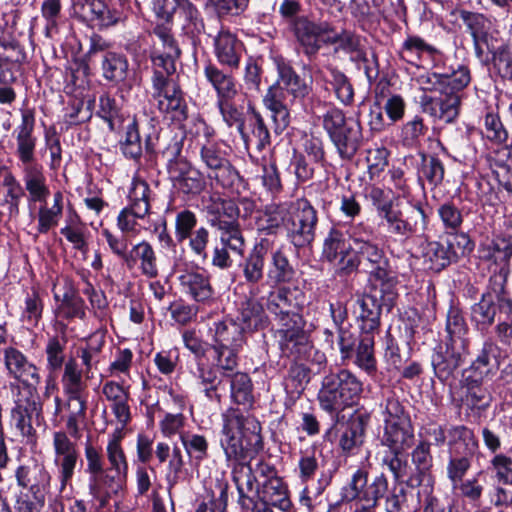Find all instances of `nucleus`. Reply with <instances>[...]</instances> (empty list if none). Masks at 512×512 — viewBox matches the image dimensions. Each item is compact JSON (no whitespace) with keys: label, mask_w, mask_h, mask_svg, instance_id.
Wrapping results in <instances>:
<instances>
[{"label":"nucleus","mask_w":512,"mask_h":512,"mask_svg":"<svg viewBox=\"0 0 512 512\" xmlns=\"http://www.w3.org/2000/svg\"><path fill=\"white\" fill-rule=\"evenodd\" d=\"M372 234V228L361 223L352 228L351 238L355 244L357 256L365 261L370 277L384 279L387 277V270L390 269L389 261L384 251L370 241Z\"/></svg>","instance_id":"obj_11"},{"label":"nucleus","mask_w":512,"mask_h":512,"mask_svg":"<svg viewBox=\"0 0 512 512\" xmlns=\"http://www.w3.org/2000/svg\"><path fill=\"white\" fill-rule=\"evenodd\" d=\"M85 457L87 461L86 471L89 474V493L103 508L108 504L109 491H107V486H109L112 479L109 477V472L103 467V457L99 449L87 443Z\"/></svg>","instance_id":"obj_17"},{"label":"nucleus","mask_w":512,"mask_h":512,"mask_svg":"<svg viewBox=\"0 0 512 512\" xmlns=\"http://www.w3.org/2000/svg\"><path fill=\"white\" fill-rule=\"evenodd\" d=\"M66 343L65 337L52 336L47 340L45 346L46 369L50 375L56 374L65 366L67 362L65 360Z\"/></svg>","instance_id":"obj_56"},{"label":"nucleus","mask_w":512,"mask_h":512,"mask_svg":"<svg viewBox=\"0 0 512 512\" xmlns=\"http://www.w3.org/2000/svg\"><path fill=\"white\" fill-rule=\"evenodd\" d=\"M204 75L215 89L217 101L238 96L236 80L232 74L226 73L216 65L209 63L204 67Z\"/></svg>","instance_id":"obj_37"},{"label":"nucleus","mask_w":512,"mask_h":512,"mask_svg":"<svg viewBox=\"0 0 512 512\" xmlns=\"http://www.w3.org/2000/svg\"><path fill=\"white\" fill-rule=\"evenodd\" d=\"M240 348L213 344L214 366L221 372L222 377H229L238 367V353Z\"/></svg>","instance_id":"obj_57"},{"label":"nucleus","mask_w":512,"mask_h":512,"mask_svg":"<svg viewBox=\"0 0 512 512\" xmlns=\"http://www.w3.org/2000/svg\"><path fill=\"white\" fill-rule=\"evenodd\" d=\"M240 267L250 289L253 287H260L262 289L263 285L260 286L259 283L264 278L265 259L250 252L240 264Z\"/></svg>","instance_id":"obj_63"},{"label":"nucleus","mask_w":512,"mask_h":512,"mask_svg":"<svg viewBox=\"0 0 512 512\" xmlns=\"http://www.w3.org/2000/svg\"><path fill=\"white\" fill-rule=\"evenodd\" d=\"M261 425L253 417L237 411L224 416L219 439L226 460L235 464L254 457L262 448Z\"/></svg>","instance_id":"obj_3"},{"label":"nucleus","mask_w":512,"mask_h":512,"mask_svg":"<svg viewBox=\"0 0 512 512\" xmlns=\"http://www.w3.org/2000/svg\"><path fill=\"white\" fill-rule=\"evenodd\" d=\"M83 376L84 371L78 367L75 359L70 358L65 363L61 378L64 394L86 393L87 383Z\"/></svg>","instance_id":"obj_53"},{"label":"nucleus","mask_w":512,"mask_h":512,"mask_svg":"<svg viewBox=\"0 0 512 512\" xmlns=\"http://www.w3.org/2000/svg\"><path fill=\"white\" fill-rule=\"evenodd\" d=\"M174 74H168L164 70H153L151 78L152 97L159 103L165 104L177 97L181 92L179 84L173 79Z\"/></svg>","instance_id":"obj_44"},{"label":"nucleus","mask_w":512,"mask_h":512,"mask_svg":"<svg viewBox=\"0 0 512 512\" xmlns=\"http://www.w3.org/2000/svg\"><path fill=\"white\" fill-rule=\"evenodd\" d=\"M427 131L423 118L415 115L401 126L399 138L403 146L414 148L420 144Z\"/></svg>","instance_id":"obj_58"},{"label":"nucleus","mask_w":512,"mask_h":512,"mask_svg":"<svg viewBox=\"0 0 512 512\" xmlns=\"http://www.w3.org/2000/svg\"><path fill=\"white\" fill-rule=\"evenodd\" d=\"M102 393L111 403V409L118 422L127 425L131 419L128 405L129 390L115 381H107L102 386Z\"/></svg>","instance_id":"obj_34"},{"label":"nucleus","mask_w":512,"mask_h":512,"mask_svg":"<svg viewBox=\"0 0 512 512\" xmlns=\"http://www.w3.org/2000/svg\"><path fill=\"white\" fill-rule=\"evenodd\" d=\"M153 11L158 18L166 22L170 21L175 13H179L196 31L200 32L204 28L199 11L189 0H153Z\"/></svg>","instance_id":"obj_25"},{"label":"nucleus","mask_w":512,"mask_h":512,"mask_svg":"<svg viewBox=\"0 0 512 512\" xmlns=\"http://www.w3.org/2000/svg\"><path fill=\"white\" fill-rule=\"evenodd\" d=\"M450 453L474 454L478 448V440L473 431L464 425L451 426L447 430Z\"/></svg>","instance_id":"obj_45"},{"label":"nucleus","mask_w":512,"mask_h":512,"mask_svg":"<svg viewBox=\"0 0 512 512\" xmlns=\"http://www.w3.org/2000/svg\"><path fill=\"white\" fill-rule=\"evenodd\" d=\"M369 417L365 414L353 416L339 437V447L346 455L356 454L364 443L365 429Z\"/></svg>","instance_id":"obj_33"},{"label":"nucleus","mask_w":512,"mask_h":512,"mask_svg":"<svg viewBox=\"0 0 512 512\" xmlns=\"http://www.w3.org/2000/svg\"><path fill=\"white\" fill-rule=\"evenodd\" d=\"M351 246L340 230L331 228L324 239L322 248V258L327 262L335 261L340 255L347 252Z\"/></svg>","instance_id":"obj_59"},{"label":"nucleus","mask_w":512,"mask_h":512,"mask_svg":"<svg viewBox=\"0 0 512 512\" xmlns=\"http://www.w3.org/2000/svg\"><path fill=\"white\" fill-rule=\"evenodd\" d=\"M375 106H382L390 124H395L405 115L406 101L400 94L385 95L382 92L376 96Z\"/></svg>","instance_id":"obj_60"},{"label":"nucleus","mask_w":512,"mask_h":512,"mask_svg":"<svg viewBox=\"0 0 512 512\" xmlns=\"http://www.w3.org/2000/svg\"><path fill=\"white\" fill-rule=\"evenodd\" d=\"M35 115L30 109L22 111L21 123L14 130L15 154L24 166L34 165L37 138L34 135Z\"/></svg>","instance_id":"obj_23"},{"label":"nucleus","mask_w":512,"mask_h":512,"mask_svg":"<svg viewBox=\"0 0 512 512\" xmlns=\"http://www.w3.org/2000/svg\"><path fill=\"white\" fill-rule=\"evenodd\" d=\"M261 295L260 287H253L249 290L248 299L243 302L234 321L247 332H252L267 324V316L258 298Z\"/></svg>","instance_id":"obj_24"},{"label":"nucleus","mask_w":512,"mask_h":512,"mask_svg":"<svg viewBox=\"0 0 512 512\" xmlns=\"http://www.w3.org/2000/svg\"><path fill=\"white\" fill-rule=\"evenodd\" d=\"M217 106L223 121L229 127L235 126L239 133L243 132L245 116L241 107L235 104V98H227L217 101Z\"/></svg>","instance_id":"obj_64"},{"label":"nucleus","mask_w":512,"mask_h":512,"mask_svg":"<svg viewBox=\"0 0 512 512\" xmlns=\"http://www.w3.org/2000/svg\"><path fill=\"white\" fill-rule=\"evenodd\" d=\"M180 440L186 454L196 465L208 457L209 442L204 435L185 431L180 433Z\"/></svg>","instance_id":"obj_52"},{"label":"nucleus","mask_w":512,"mask_h":512,"mask_svg":"<svg viewBox=\"0 0 512 512\" xmlns=\"http://www.w3.org/2000/svg\"><path fill=\"white\" fill-rule=\"evenodd\" d=\"M479 252L482 260L490 261L494 265L493 274L489 281L495 282L496 286H499V283L506 285L511 271V239L504 236H496L491 242L481 245Z\"/></svg>","instance_id":"obj_15"},{"label":"nucleus","mask_w":512,"mask_h":512,"mask_svg":"<svg viewBox=\"0 0 512 512\" xmlns=\"http://www.w3.org/2000/svg\"><path fill=\"white\" fill-rule=\"evenodd\" d=\"M23 181L25 189L28 192V202L30 205L47 201L50 190L46 184V177L41 166H24Z\"/></svg>","instance_id":"obj_35"},{"label":"nucleus","mask_w":512,"mask_h":512,"mask_svg":"<svg viewBox=\"0 0 512 512\" xmlns=\"http://www.w3.org/2000/svg\"><path fill=\"white\" fill-rule=\"evenodd\" d=\"M199 156L207 170V176L223 188H231L239 179L238 171L233 167L225 151L215 141L200 143Z\"/></svg>","instance_id":"obj_12"},{"label":"nucleus","mask_w":512,"mask_h":512,"mask_svg":"<svg viewBox=\"0 0 512 512\" xmlns=\"http://www.w3.org/2000/svg\"><path fill=\"white\" fill-rule=\"evenodd\" d=\"M287 91L279 83L272 85L263 98L265 107L271 111L276 130H284L290 124V111L287 102Z\"/></svg>","instance_id":"obj_30"},{"label":"nucleus","mask_w":512,"mask_h":512,"mask_svg":"<svg viewBox=\"0 0 512 512\" xmlns=\"http://www.w3.org/2000/svg\"><path fill=\"white\" fill-rule=\"evenodd\" d=\"M459 18L463 21L470 32L473 38L475 51L478 56H480L483 52L481 43L486 42L491 26L490 20L483 14L467 10H460Z\"/></svg>","instance_id":"obj_43"},{"label":"nucleus","mask_w":512,"mask_h":512,"mask_svg":"<svg viewBox=\"0 0 512 512\" xmlns=\"http://www.w3.org/2000/svg\"><path fill=\"white\" fill-rule=\"evenodd\" d=\"M213 227L219 233V243L229 247L235 254L242 255L245 247V239L237 220H213Z\"/></svg>","instance_id":"obj_41"},{"label":"nucleus","mask_w":512,"mask_h":512,"mask_svg":"<svg viewBox=\"0 0 512 512\" xmlns=\"http://www.w3.org/2000/svg\"><path fill=\"white\" fill-rule=\"evenodd\" d=\"M248 126L250 132H248L243 126V132L239 133L241 139L244 141L246 147L253 144L257 150L262 151L271 143V136L265 121L257 110L250 108Z\"/></svg>","instance_id":"obj_36"},{"label":"nucleus","mask_w":512,"mask_h":512,"mask_svg":"<svg viewBox=\"0 0 512 512\" xmlns=\"http://www.w3.org/2000/svg\"><path fill=\"white\" fill-rule=\"evenodd\" d=\"M278 80L287 93L292 95L294 99H304L312 90L311 82L308 83L301 78L296 71L286 63L278 64Z\"/></svg>","instance_id":"obj_46"},{"label":"nucleus","mask_w":512,"mask_h":512,"mask_svg":"<svg viewBox=\"0 0 512 512\" xmlns=\"http://www.w3.org/2000/svg\"><path fill=\"white\" fill-rule=\"evenodd\" d=\"M58 314L67 320L74 318L84 319L86 315L85 302L71 285L66 286L58 307Z\"/></svg>","instance_id":"obj_54"},{"label":"nucleus","mask_w":512,"mask_h":512,"mask_svg":"<svg viewBox=\"0 0 512 512\" xmlns=\"http://www.w3.org/2000/svg\"><path fill=\"white\" fill-rule=\"evenodd\" d=\"M497 310L501 315L509 316L512 300L505 284L496 286L495 282L489 281L487 292L471 308V319L479 330H485L493 324Z\"/></svg>","instance_id":"obj_8"},{"label":"nucleus","mask_w":512,"mask_h":512,"mask_svg":"<svg viewBox=\"0 0 512 512\" xmlns=\"http://www.w3.org/2000/svg\"><path fill=\"white\" fill-rule=\"evenodd\" d=\"M153 35L156 37L153 49L150 53L153 70H164L168 74H175L176 61L179 59L181 51L171 33V30L162 25H157L153 29Z\"/></svg>","instance_id":"obj_16"},{"label":"nucleus","mask_w":512,"mask_h":512,"mask_svg":"<svg viewBox=\"0 0 512 512\" xmlns=\"http://www.w3.org/2000/svg\"><path fill=\"white\" fill-rule=\"evenodd\" d=\"M381 445L389 452L382 458V464L387 466L396 479L401 478L407 468L403 457L406 450L414 444V427L410 415L398 399L388 398L383 411V432L379 437Z\"/></svg>","instance_id":"obj_2"},{"label":"nucleus","mask_w":512,"mask_h":512,"mask_svg":"<svg viewBox=\"0 0 512 512\" xmlns=\"http://www.w3.org/2000/svg\"><path fill=\"white\" fill-rule=\"evenodd\" d=\"M317 224V210L307 199L298 198L293 201L286 237L297 249L308 247L315 239Z\"/></svg>","instance_id":"obj_7"},{"label":"nucleus","mask_w":512,"mask_h":512,"mask_svg":"<svg viewBox=\"0 0 512 512\" xmlns=\"http://www.w3.org/2000/svg\"><path fill=\"white\" fill-rule=\"evenodd\" d=\"M246 332L235 321L227 318L214 323V344L242 348Z\"/></svg>","instance_id":"obj_42"},{"label":"nucleus","mask_w":512,"mask_h":512,"mask_svg":"<svg viewBox=\"0 0 512 512\" xmlns=\"http://www.w3.org/2000/svg\"><path fill=\"white\" fill-rule=\"evenodd\" d=\"M103 345V337H91L85 346L77 349V356L81 359L86 379L93 377V370L97 369L101 362Z\"/></svg>","instance_id":"obj_47"},{"label":"nucleus","mask_w":512,"mask_h":512,"mask_svg":"<svg viewBox=\"0 0 512 512\" xmlns=\"http://www.w3.org/2000/svg\"><path fill=\"white\" fill-rule=\"evenodd\" d=\"M419 103L422 111L434 120L453 123L460 112L461 94L448 91L441 92L438 96L424 94Z\"/></svg>","instance_id":"obj_22"},{"label":"nucleus","mask_w":512,"mask_h":512,"mask_svg":"<svg viewBox=\"0 0 512 512\" xmlns=\"http://www.w3.org/2000/svg\"><path fill=\"white\" fill-rule=\"evenodd\" d=\"M163 157L167 158L169 179L178 193L193 199L206 189L204 174L181 156V147L177 142L163 152Z\"/></svg>","instance_id":"obj_6"},{"label":"nucleus","mask_w":512,"mask_h":512,"mask_svg":"<svg viewBox=\"0 0 512 512\" xmlns=\"http://www.w3.org/2000/svg\"><path fill=\"white\" fill-rule=\"evenodd\" d=\"M445 330L447 333L446 342L464 344L469 347L468 326L462 312L451 306L447 312Z\"/></svg>","instance_id":"obj_49"},{"label":"nucleus","mask_w":512,"mask_h":512,"mask_svg":"<svg viewBox=\"0 0 512 512\" xmlns=\"http://www.w3.org/2000/svg\"><path fill=\"white\" fill-rule=\"evenodd\" d=\"M288 29L309 59L317 55L324 43H328L333 31L327 22H315L304 15L292 22Z\"/></svg>","instance_id":"obj_13"},{"label":"nucleus","mask_w":512,"mask_h":512,"mask_svg":"<svg viewBox=\"0 0 512 512\" xmlns=\"http://www.w3.org/2000/svg\"><path fill=\"white\" fill-rule=\"evenodd\" d=\"M72 15L91 27L115 25L121 13L111 10L102 0H72Z\"/></svg>","instance_id":"obj_21"},{"label":"nucleus","mask_w":512,"mask_h":512,"mask_svg":"<svg viewBox=\"0 0 512 512\" xmlns=\"http://www.w3.org/2000/svg\"><path fill=\"white\" fill-rule=\"evenodd\" d=\"M231 379V397L237 404L250 405L253 401L252 382L248 374L233 372Z\"/></svg>","instance_id":"obj_62"},{"label":"nucleus","mask_w":512,"mask_h":512,"mask_svg":"<svg viewBox=\"0 0 512 512\" xmlns=\"http://www.w3.org/2000/svg\"><path fill=\"white\" fill-rule=\"evenodd\" d=\"M363 391L362 382L347 369L326 375L318 392L320 407L328 413H339L352 406Z\"/></svg>","instance_id":"obj_4"},{"label":"nucleus","mask_w":512,"mask_h":512,"mask_svg":"<svg viewBox=\"0 0 512 512\" xmlns=\"http://www.w3.org/2000/svg\"><path fill=\"white\" fill-rule=\"evenodd\" d=\"M106 454L110 464V468L106 471L109 472V477L112 479L109 486H107L110 497L112 493L116 494L122 489L128 474V462L121 447L120 439L116 436L109 440L106 447Z\"/></svg>","instance_id":"obj_26"},{"label":"nucleus","mask_w":512,"mask_h":512,"mask_svg":"<svg viewBox=\"0 0 512 512\" xmlns=\"http://www.w3.org/2000/svg\"><path fill=\"white\" fill-rule=\"evenodd\" d=\"M292 206L293 201L267 205L257 222L258 230L266 235H275L282 227L286 230Z\"/></svg>","instance_id":"obj_32"},{"label":"nucleus","mask_w":512,"mask_h":512,"mask_svg":"<svg viewBox=\"0 0 512 512\" xmlns=\"http://www.w3.org/2000/svg\"><path fill=\"white\" fill-rule=\"evenodd\" d=\"M205 210L211 216V225L213 220H231L239 215V209L230 199H223L219 195H211L205 201Z\"/></svg>","instance_id":"obj_55"},{"label":"nucleus","mask_w":512,"mask_h":512,"mask_svg":"<svg viewBox=\"0 0 512 512\" xmlns=\"http://www.w3.org/2000/svg\"><path fill=\"white\" fill-rule=\"evenodd\" d=\"M469 355V347L464 344L445 342L435 348L431 364L435 376L445 382L453 377L455 371L465 362Z\"/></svg>","instance_id":"obj_20"},{"label":"nucleus","mask_w":512,"mask_h":512,"mask_svg":"<svg viewBox=\"0 0 512 512\" xmlns=\"http://www.w3.org/2000/svg\"><path fill=\"white\" fill-rule=\"evenodd\" d=\"M421 257L428 269L440 272L456 261V251L451 244L429 241L421 244Z\"/></svg>","instance_id":"obj_28"},{"label":"nucleus","mask_w":512,"mask_h":512,"mask_svg":"<svg viewBox=\"0 0 512 512\" xmlns=\"http://www.w3.org/2000/svg\"><path fill=\"white\" fill-rule=\"evenodd\" d=\"M232 474L239 493V501L245 506V499H248L246 492L261 489L262 482H259L253 468L244 462L235 464Z\"/></svg>","instance_id":"obj_48"},{"label":"nucleus","mask_w":512,"mask_h":512,"mask_svg":"<svg viewBox=\"0 0 512 512\" xmlns=\"http://www.w3.org/2000/svg\"><path fill=\"white\" fill-rule=\"evenodd\" d=\"M178 281L182 291L197 302H204L213 295L210 278L205 270L186 269L178 276Z\"/></svg>","instance_id":"obj_27"},{"label":"nucleus","mask_w":512,"mask_h":512,"mask_svg":"<svg viewBox=\"0 0 512 512\" xmlns=\"http://www.w3.org/2000/svg\"><path fill=\"white\" fill-rule=\"evenodd\" d=\"M353 357H355L354 364L366 371L368 374H373L376 371L373 333L362 332V336L358 341Z\"/></svg>","instance_id":"obj_51"},{"label":"nucleus","mask_w":512,"mask_h":512,"mask_svg":"<svg viewBox=\"0 0 512 512\" xmlns=\"http://www.w3.org/2000/svg\"><path fill=\"white\" fill-rule=\"evenodd\" d=\"M267 276L276 285L293 280L295 270L282 249H277L272 253Z\"/></svg>","instance_id":"obj_50"},{"label":"nucleus","mask_w":512,"mask_h":512,"mask_svg":"<svg viewBox=\"0 0 512 512\" xmlns=\"http://www.w3.org/2000/svg\"><path fill=\"white\" fill-rule=\"evenodd\" d=\"M102 76L116 85L123 83L129 75V62L126 55L106 51L101 59Z\"/></svg>","instance_id":"obj_40"},{"label":"nucleus","mask_w":512,"mask_h":512,"mask_svg":"<svg viewBox=\"0 0 512 512\" xmlns=\"http://www.w3.org/2000/svg\"><path fill=\"white\" fill-rule=\"evenodd\" d=\"M384 306L379 302L378 293H369L357 296L354 312L361 321L362 332L373 333L379 328L380 316Z\"/></svg>","instance_id":"obj_29"},{"label":"nucleus","mask_w":512,"mask_h":512,"mask_svg":"<svg viewBox=\"0 0 512 512\" xmlns=\"http://www.w3.org/2000/svg\"><path fill=\"white\" fill-rule=\"evenodd\" d=\"M43 300L36 290L28 292L21 305V320L31 327H36L42 318Z\"/></svg>","instance_id":"obj_61"},{"label":"nucleus","mask_w":512,"mask_h":512,"mask_svg":"<svg viewBox=\"0 0 512 512\" xmlns=\"http://www.w3.org/2000/svg\"><path fill=\"white\" fill-rule=\"evenodd\" d=\"M130 256L132 261L125 262L128 268H133L139 262V268L143 275L148 278H154L158 275L156 253L149 242L143 240L134 245L129 251L128 257Z\"/></svg>","instance_id":"obj_39"},{"label":"nucleus","mask_w":512,"mask_h":512,"mask_svg":"<svg viewBox=\"0 0 512 512\" xmlns=\"http://www.w3.org/2000/svg\"><path fill=\"white\" fill-rule=\"evenodd\" d=\"M54 464L58 467L59 491L63 492L71 481L78 461L76 444L64 431L53 434Z\"/></svg>","instance_id":"obj_18"},{"label":"nucleus","mask_w":512,"mask_h":512,"mask_svg":"<svg viewBox=\"0 0 512 512\" xmlns=\"http://www.w3.org/2000/svg\"><path fill=\"white\" fill-rule=\"evenodd\" d=\"M257 492L259 498L283 512H288L292 507L288 488L280 477L262 481L261 489L257 488Z\"/></svg>","instance_id":"obj_38"},{"label":"nucleus","mask_w":512,"mask_h":512,"mask_svg":"<svg viewBox=\"0 0 512 512\" xmlns=\"http://www.w3.org/2000/svg\"><path fill=\"white\" fill-rule=\"evenodd\" d=\"M243 45L230 31L221 29L214 39V51L220 64L238 68Z\"/></svg>","instance_id":"obj_31"},{"label":"nucleus","mask_w":512,"mask_h":512,"mask_svg":"<svg viewBox=\"0 0 512 512\" xmlns=\"http://www.w3.org/2000/svg\"><path fill=\"white\" fill-rule=\"evenodd\" d=\"M13 406L10 410V423L22 437H34L33 417L42 412V405L37 400V392L19 388V384H10Z\"/></svg>","instance_id":"obj_10"},{"label":"nucleus","mask_w":512,"mask_h":512,"mask_svg":"<svg viewBox=\"0 0 512 512\" xmlns=\"http://www.w3.org/2000/svg\"><path fill=\"white\" fill-rule=\"evenodd\" d=\"M4 363L8 374L18 381L20 389L37 392L41 381L39 370L21 351L13 347L6 348Z\"/></svg>","instance_id":"obj_19"},{"label":"nucleus","mask_w":512,"mask_h":512,"mask_svg":"<svg viewBox=\"0 0 512 512\" xmlns=\"http://www.w3.org/2000/svg\"><path fill=\"white\" fill-rule=\"evenodd\" d=\"M382 221L391 235L404 240L424 234L428 227V216L420 204H409L401 209L395 206Z\"/></svg>","instance_id":"obj_9"},{"label":"nucleus","mask_w":512,"mask_h":512,"mask_svg":"<svg viewBox=\"0 0 512 512\" xmlns=\"http://www.w3.org/2000/svg\"><path fill=\"white\" fill-rule=\"evenodd\" d=\"M322 126L340 157L347 160L353 158L362 139L359 121L347 119L341 109L330 107L322 116Z\"/></svg>","instance_id":"obj_5"},{"label":"nucleus","mask_w":512,"mask_h":512,"mask_svg":"<svg viewBox=\"0 0 512 512\" xmlns=\"http://www.w3.org/2000/svg\"><path fill=\"white\" fill-rule=\"evenodd\" d=\"M303 307L304 296L297 289L280 286L267 296L266 308L280 326L279 344L282 353L299 361L309 360L314 353L313 361L321 364L325 361V355L314 350L303 330Z\"/></svg>","instance_id":"obj_1"},{"label":"nucleus","mask_w":512,"mask_h":512,"mask_svg":"<svg viewBox=\"0 0 512 512\" xmlns=\"http://www.w3.org/2000/svg\"><path fill=\"white\" fill-rule=\"evenodd\" d=\"M150 193L149 185L145 181H133L129 193L130 205L122 209L117 217V225L121 232L135 231L137 219H144L149 214Z\"/></svg>","instance_id":"obj_14"}]
</instances>
